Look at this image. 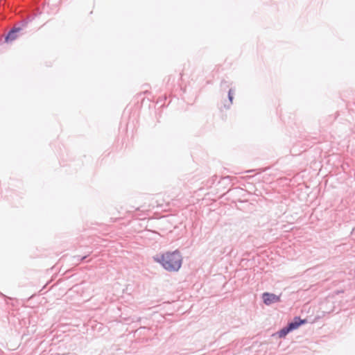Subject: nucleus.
Returning <instances> with one entry per match:
<instances>
[{
  "instance_id": "nucleus-2",
  "label": "nucleus",
  "mask_w": 355,
  "mask_h": 355,
  "mask_svg": "<svg viewBox=\"0 0 355 355\" xmlns=\"http://www.w3.org/2000/svg\"><path fill=\"white\" fill-rule=\"evenodd\" d=\"M262 300L266 305L270 306L280 302V295L266 292L262 294Z\"/></svg>"
},
{
  "instance_id": "nucleus-3",
  "label": "nucleus",
  "mask_w": 355,
  "mask_h": 355,
  "mask_svg": "<svg viewBox=\"0 0 355 355\" xmlns=\"http://www.w3.org/2000/svg\"><path fill=\"white\" fill-rule=\"evenodd\" d=\"M306 323L305 320H300V318H295V320L288 324V329L291 331L297 329L301 324Z\"/></svg>"
},
{
  "instance_id": "nucleus-6",
  "label": "nucleus",
  "mask_w": 355,
  "mask_h": 355,
  "mask_svg": "<svg viewBox=\"0 0 355 355\" xmlns=\"http://www.w3.org/2000/svg\"><path fill=\"white\" fill-rule=\"evenodd\" d=\"M232 95H233V94H232V89H230V90L229 91V94H228V96H229V99H230V102H232V98H233V96H232Z\"/></svg>"
},
{
  "instance_id": "nucleus-4",
  "label": "nucleus",
  "mask_w": 355,
  "mask_h": 355,
  "mask_svg": "<svg viewBox=\"0 0 355 355\" xmlns=\"http://www.w3.org/2000/svg\"><path fill=\"white\" fill-rule=\"evenodd\" d=\"M291 331L290 330V329H288V327L287 326L286 327H284L277 333L274 334L273 336H278V338H284Z\"/></svg>"
},
{
  "instance_id": "nucleus-1",
  "label": "nucleus",
  "mask_w": 355,
  "mask_h": 355,
  "mask_svg": "<svg viewBox=\"0 0 355 355\" xmlns=\"http://www.w3.org/2000/svg\"><path fill=\"white\" fill-rule=\"evenodd\" d=\"M155 262L159 263L166 270L177 272L182 264V256L179 250L166 251L153 257Z\"/></svg>"
},
{
  "instance_id": "nucleus-5",
  "label": "nucleus",
  "mask_w": 355,
  "mask_h": 355,
  "mask_svg": "<svg viewBox=\"0 0 355 355\" xmlns=\"http://www.w3.org/2000/svg\"><path fill=\"white\" fill-rule=\"evenodd\" d=\"M19 31V28L12 30L6 37V41H12L16 39L17 36L15 35L16 32Z\"/></svg>"
}]
</instances>
